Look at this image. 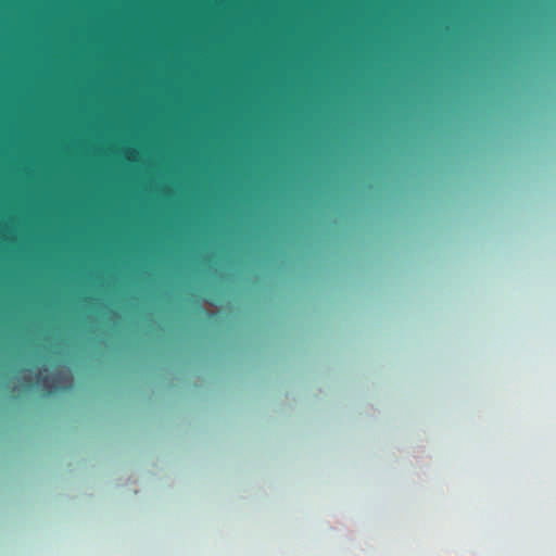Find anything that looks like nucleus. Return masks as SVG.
I'll return each instance as SVG.
<instances>
[{
	"label": "nucleus",
	"mask_w": 556,
	"mask_h": 556,
	"mask_svg": "<svg viewBox=\"0 0 556 556\" xmlns=\"http://www.w3.org/2000/svg\"><path fill=\"white\" fill-rule=\"evenodd\" d=\"M46 370H39L36 375L38 383L41 384L42 389L48 393H53L58 387L51 381L49 375L45 372Z\"/></svg>",
	"instance_id": "nucleus-1"
}]
</instances>
